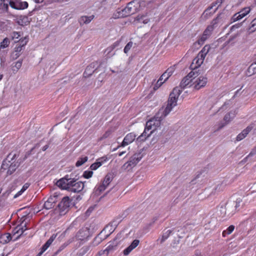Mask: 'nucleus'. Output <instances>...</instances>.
Returning a JSON list of instances; mask_svg holds the SVG:
<instances>
[{
  "mask_svg": "<svg viewBox=\"0 0 256 256\" xmlns=\"http://www.w3.org/2000/svg\"><path fill=\"white\" fill-rule=\"evenodd\" d=\"M182 92V90L178 86L173 89L170 94L168 104L162 112L164 116H166L171 112L173 108L176 106L178 99Z\"/></svg>",
  "mask_w": 256,
  "mask_h": 256,
  "instance_id": "obj_2",
  "label": "nucleus"
},
{
  "mask_svg": "<svg viewBox=\"0 0 256 256\" xmlns=\"http://www.w3.org/2000/svg\"><path fill=\"white\" fill-rule=\"evenodd\" d=\"M126 152V151H122V152H119V153H118V156H122L124 154H125Z\"/></svg>",
  "mask_w": 256,
  "mask_h": 256,
  "instance_id": "obj_60",
  "label": "nucleus"
},
{
  "mask_svg": "<svg viewBox=\"0 0 256 256\" xmlns=\"http://www.w3.org/2000/svg\"><path fill=\"white\" fill-rule=\"evenodd\" d=\"M139 243V240L136 239L134 240L131 244L123 250L124 254V256H128L134 249L138 246Z\"/></svg>",
  "mask_w": 256,
  "mask_h": 256,
  "instance_id": "obj_16",
  "label": "nucleus"
},
{
  "mask_svg": "<svg viewBox=\"0 0 256 256\" xmlns=\"http://www.w3.org/2000/svg\"><path fill=\"white\" fill-rule=\"evenodd\" d=\"M56 2L60 3L66 2H68L70 0H55Z\"/></svg>",
  "mask_w": 256,
  "mask_h": 256,
  "instance_id": "obj_58",
  "label": "nucleus"
},
{
  "mask_svg": "<svg viewBox=\"0 0 256 256\" xmlns=\"http://www.w3.org/2000/svg\"><path fill=\"white\" fill-rule=\"evenodd\" d=\"M249 30L250 32H254L256 30V18L252 21Z\"/></svg>",
  "mask_w": 256,
  "mask_h": 256,
  "instance_id": "obj_44",
  "label": "nucleus"
},
{
  "mask_svg": "<svg viewBox=\"0 0 256 256\" xmlns=\"http://www.w3.org/2000/svg\"><path fill=\"white\" fill-rule=\"evenodd\" d=\"M90 246H86L83 247L81 250L82 252L78 254V256H83L90 250Z\"/></svg>",
  "mask_w": 256,
  "mask_h": 256,
  "instance_id": "obj_42",
  "label": "nucleus"
},
{
  "mask_svg": "<svg viewBox=\"0 0 256 256\" xmlns=\"http://www.w3.org/2000/svg\"><path fill=\"white\" fill-rule=\"evenodd\" d=\"M57 236V234H53L50 238L46 241V242L45 243L46 245H47L48 246L50 247V246L52 244V242L54 241V240L56 239V237Z\"/></svg>",
  "mask_w": 256,
  "mask_h": 256,
  "instance_id": "obj_39",
  "label": "nucleus"
},
{
  "mask_svg": "<svg viewBox=\"0 0 256 256\" xmlns=\"http://www.w3.org/2000/svg\"><path fill=\"white\" fill-rule=\"evenodd\" d=\"M107 160H108L107 158H106V157H104H104H102V158H98V162L104 161V162H106V161H107Z\"/></svg>",
  "mask_w": 256,
  "mask_h": 256,
  "instance_id": "obj_57",
  "label": "nucleus"
},
{
  "mask_svg": "<svg viewBox=\"0 0 256 256\" xmlns=\"http://www.w3.org/2000/svg\"><path fill=\"white\" fill-rule=\"evenodd\" d=\"M112 130H106L104 134L100 138V140H102L104 139H106L108 138L112 134Z\"/></svg>",
  "mask_w": 256,
  "mask_h": 256,
  "instance_id": "obj_41",
  "label": "nucleus"
},
{
  "mask_svg": "<svg viewBox=\"0 0 256 256\" xmlns=\"http://www.w3.org/2000/svg\"><path fill=\"white\" fill-rule=\"evenodd\" d=\"M140 5L138 0H132L124 8L118 11V16L124 18L132 15L140 10Z\"/></svg>",
  "mask_w": 256,
  "mask_h": 256,
  "instance_id": "obj_3",
  "label": "nucleus"
},
{
  "mask_svg": "<svg viewBox=\"0 0 256 256\" xmlns=\"http://www.w3.org/2000/svg\"><path fill=\"white\" fill-rule=\"evenodd\" d=\"M164 83V82H162V80L160 81V78H159L154 86V90H157Z\"/></svg>",
  "mask_w": 256,
  "mask_h": 256,
  "instance_id": "obj_50",
  "label": "nucleus"
},
{
  "mask_svg": "<svg viewBox=\"0 0 256 256\" xmlns=\"http://www.w3.org/2000/svg\"><path fill=\"white\" fill-rule=\"evenodd\" d=\"M254 128L253 124H250L244 129L242 132L239 134L236 138L237 141H240L245 138L248 134Z\"/></svg>",
  "mask_w": 256,
  "mask_h": 256,
  "instance_id": "obj_15",
  "label": "nucleus"
},
{
  "mask_svg": "<svg viewBox=\"0 0 256 256\" xmlns=\"http://www.w3.org/2000/svg\"><path fill=\"white\" fill-rule=\"evenodd\" d=\"M36 3H40L43 2L44 0H34Z\"/></svg>",
  "mask_w": 256,
  "mask_h": 256,
  "instance_id": "obj_61",
  "label": "nucleus"
},
{
  "mask_svg": "<svg viewBox=\"0 0 256 256\" xmlns=\"http://www.w3.org/2000/svg\"><path fill=\"white\" fill-rule=\"evenodd\" d=\"M232 117H230L231 112H229L225 115V116L224 118V120L225 121V123L224 124L220 125L218 128V130L222 128L225 125H226L230 122L232 120L235 116L236 114V112L235 111L233 113H232Z\"/></svg>",
  "mask_w": 256,
  "mask_h": 256,
  "instance_id": "obj_20",
  "label": "nucleus"
},
{
  "mask_svg": "<svg viewBox=\"0 0 256 256\" xmlns=\"http://www.w3.org/2000/svg\"><path fill=\"white\" fill-rule=\"evenodd\" d=\"M205 58L199 56V54L193 60L190 67L192 70H195L199 68L204 62Z\"/></svg>",
  "mask_w": 256,
  "mask_h": 256,
  "instance_id": "obj_14",
  "label": "nucleus"
},
{
  "mask_svg": "<svg viewBox=\"0 0 256 256\" xmlns=\"http://www.w3.org/2000/svg\"><path fill=\"white\" fill-rule=\"evenodd\" d=\"M103 164H104V161L98 162L97 160V161L96 162L91 164V166H90V168L92 170H96L99 167H100Z\"/></svg>",
  "mask_w": 256,
  "mask_h": 256,
  "instance_id": "obj_35",
  "label": "nucleus"
},
{
  "mask_svg": "<svg viewBox=\"0 0 256 256\" xmlns=\"http://www.w3.org/2000/svg\"><path fill=\"white\" fill-rule=\"evenodd\" d=\"M172 233V230H168L165 232H163L162 237L157 240V242H159L160 244H162L168 238Z\"/></svg>",
  "mask_w": 256,
  "mask_h": 256,
  "instance_id": "obj_21",
  "label": "nucleus"
},
{
  "mask_svg": "<svg viewBox=\"0 0 256 256\" xmlns=\"http://www.w3.org/2000/svg\"><path fill=\"white\" fill-rule=\"evenodd\" d=\"M220 19L221 18L219 15L216 18L213 20L212 22V25L207 27V28L204 32L202 34H204V36H206V37L208 38L210 35L212 31L214 30V27L218 24L222 22V20H220Z\"/></svg>",
  "mask_w": 256,
  "mask_h": 256,
  "instance_id": "obj_10",
  "label": "nucleus"
},
{
  "mask_svg": "<svg viewBox=\"0 0 256 256\" xmlns=\"http://www.w3.org/2000/svg\"><path fill=\"white\" fill-rule=\"evenodd\" d=\"M137 20L140 22H142L144 24L148 23V22L150 21L149 18H147V16H143V15L142 16L138 15L137 16Z\"/></svg>",
  "mask_w": 256,
  "mask_h": 256,
  "instance_id": "obj_34",
  "label": "nucleus"
},
{
  "mask_svg": "<svg viewBox=\"0 0 256 256\" xmlns=\"http://www.w3.org/2000/svg\"><path fill=\"white\" fill-rule=\"evenodd\" d=\"M94 66L92 64H91L89 66H88L84 73V75L85 77L90 76L94 72Z\"/></svg>",
  "mask_w": 256,
  "mask_h": 256,
  "instance_id": "obj_29",
  "label": "nucleus"
},
{
  "mask_svg": "<svg viewBox=\"0 0 256 256\" xmlns=\"http://www.w3.org/2000/svg\"><path fill=\"white\" fill-rule=\"evenodd\" d=\"M256 74V64H252L248 68L246 74L248 76H250Z\"/></svg>",
  "mask_w": 256,
  "mask_h": 256,
  "instance_id": "obj_28",
  "label": "nucleus"
},
{
  "mask_svg": "<svg viewBox=\"0 0 256 256\" xmlns=\"http://www.w3.org/2000/svg\"><path fill=\"white\" fill-rule=\"evenodd\" d=\"M56 196H50L46 202H44V208L46 210H50L53 208L56 202Z\"/></svg>",
  "mask_w": 256,
  "mask_h": 256,
  "instance_id": "obj_18",
  "label": "nucleus"
},
{
  "mask_svg": "<svg viewBox=\"0 0 256 256\" xmlns=\"http://www.w3.org/2000/svg\"><path fill=\"white\" fill-rule=\"evenodd\" d=\"M16 154H13L12 158H10V160H14V158H16Z\"/></svg>",
  "mask_w": 256,
  "mask_h": 256,
  "instance_id": "obj_63",
  "label": "nucleus"
},
{
  "mask_svg": "<svg viewBox=\"0 0 256 256\" xmlns=\"http://www.w3.org/2000/svg\"><path fill=\"white\" fill-rule=\"evenodd\" d=\"M12 155V153L8 154L7 156V158L6 160H4L2 162V164L1 166L0 170L3 171L6 170H8V168L10 166L11 164H10V161L8 160V159L10 158V156Z\"/></svg>",
  "mask_w": 256,
  "mask_h": 256,
  "instance_id": "obj_25",
  "label": "nucleus"
},
{
  "mask_svg": "<svg viewBox=\"0 0 256 256\" xmlns=\"http://www.w3.org/2000/svg\"><path fill=\"white\" fill-rule=\"evenodd\" d=\"M240 89L238 90L236 92L234 96H235L237 94L240 92Z\"/></svg>",
  "mask_w": 256,
  "mask_h": 256,
  "instance_id": "obj_64",
  "label": "nucleus"
},
{
  "mask_svg": "<svg viewBox=\"0 0 256 256\" xmlns=\"http://www.w3.org/2000/svg\"><path fill=\"white\" fill-rule=\"evenodd\" d=\"M108 186H106V185H104V184L102 182V184L98 186V190L101 192L104 190Z\"/></svg>",
  "mask_w": 256,
  "mask_h": 256,
  "instance_id": "obj_55",
  "label": "nucleus"
},
{
  "mask_svg": "<svg viewBox=\"0 0 256 256\" xmlns=\"http://www.w3.org/2000/svg\"><path fill=\"white\" fill-rule=\"evenodd\" d=\"M255 154H256V146L252 150L247 156V157H246V158H247L248 156H252Z\"/></svg>",
  "mask_w": 256,
  "mask_h": 256,
  "instance_id": "obj_56",
  "label": "nucleus"
},
{
  "mask_svg": "<svg viewBox=\"0 0 256 256\" xmlns=\"http://www.w3.org/2000/svg\"><path fill=\"white\" fill-rule=\"evenodd\" d=\"M49 248L45 244L42 246L40 249V251L37 254L36 256H41L42 254Z\"/></svg>",
  "mask_w": 256,
  "mask_h": 256,
  "instance_id": "obj_48",
  "label": "nucleus"
},
{
  "mask_svg": "<svg viewBox=\"0 0 256 256\" xmlns=\"http://www.w3.org/2000/svg\"><path fill=\"white\" fill-rule=\"evenodd\" d=\"M88 160V158L86 156L80 158H78V161L76 162V166L77 167L81 166L84 164L86 162H87Z\"/></svg>",
  "mask_w": 256,
  "mask_h": 256,
  "instance_id": "obj_33",
  "label": "nucleus"
},
{
  "mask_svg": "<svg viewBox=\"0 0 256 256\" xmlns=\"http://www.w3.org/2000/svg\"><path fill=\"white\" fill-rule=\"evenodd\" d=\"M222 2V0H216L214 2H213L212 4V6H209L206 11L208 10H211L214 6H216L218 5V7L216 8V10H214V12H216V10L218 9V7L221 5V4Z\"/></svg>",
  "mask_w": 256,
  "mask_h": 256,
  "instance_id": "obj_36",
  "label": "nucleus"
},
{
  "mask_svg": "<svg viewBox=\"0 0 256 256\" xmlns=\"http://www.w3.org/2000/svg\"><path fill=\"white\" fill-rule=\"evenodd\" d=\"M70 180V179L62 178L58 181L57 184L60 188H61L64 190H68Z\"/></svg>",
  "mask_w": 256,
  "mask_h": 256,
  "instance_id": "obj_17",
  "label": "nucleus"
},
{
  "mask_svg": "<svg viewBox=\"0 0 256 256\" xmlns=\"http://www.w3.org/2000/svg\"><path fill=\"white\" fill-rule=\"evenodd\" d=\"M210 49V46L208 44H206L202 48V50L199 52L198 54H199V56H201L202 58H206L207 54L209 52Z\"/></svg>",
  "mask_w": 256,
  "mask_h": 256,
  "instance_id": "obj_27",
  "label": "nucleus"
},
{
  "mask_svg": "<svg viewBox=\"0 0 256 256\" xmlns=\"http://www.w3.org/2000/svg\"><path fill=\"white\" fill-rule=\"evenodd\" d=\"M67 246V244H64L62 246H60L58 249L57 250V251L56 252V254H58L59 252H60L61 251H62L63 250H64L66 246Z\"/></svg>",
  "mask_w": 256,
  "mask_h": 256,
  "instance_id": "obj_54",
  "label": "nucleus"
},
{
  "mask_svg": "<svg viewBox=\"0 0 256 256\" xmlns=\"http://www.w3.org/2000/svg\"><path fill=\"white\" fill-rule=\"evenodd\" d=\"M112 178L110 175L107 174L105 176V178L102 182V183L104 184V185H106V186H108L109 185V184L110 183V182H112Z\"/></svg>",
  "mask_w": 256,
  "mask_h": 256,
  "instance_id": "obj_38",
  "label": "nucleus"
},
{
  "mask_svg": "<svg viewBox=\"0 0 256 256\" xmlns=\"http://www.w3.org/2000/svg\"><path fill=\"white\" fill-rule=\"evenodd\" d=\"M20 36V32H14L11 35L12 40H15L18 39Z\"/></svg>",
  "mask_w": 256,
  "mask_h": 256,
  "instance_id": "obj_51",
  "label": "nucleus"
},
{
  "mask_svg": "<svg viewBox=\"0 0 256 256\" xmlns=\"http://www.w3.org/2000/svg\"><path fill=\"white\" fill-rule=\"evenodd\" d=\"M84 188V184L82 182L71 180L68 190L74 192H79L83 190Z\"/></svg>",
  "mask_w": 256,
  "mask_h": 256,
  "instance_id": "obj_7",
  "label": "nucleus"
},
{
  "mask_svg": "<svg viewBox=\"0 0 256 256\" xmlns=\"http://www.w3.org/2000/svg\"><path fill=\"white\" fill-rule=\"evenodd\" d=\"M116 246H114L112 244H109L105 249V251H106V256H108V254L116 250Z\"/></svg>",
  "mask_w": 256,
  "mask_h": 256,
  "instance_id": "obj_37",
  "label": "nucleus"
},
{
  "mask_svg": "<svg viewBox=\"0 0 256 256\" xmlns=\"http://www.w3.org/2000/svg\"><path fill=\"white\" fill-rule=\"evenodd\" d=\"M250 8L248 7L243 8L240 12L235 14L232 17V20L233 22H235L237 20H241L242 18L244 17L248 14L250 13Z\"/></svg>",
  "mask_w": 256,
  "mask_h": 256,
  "instance_id": "obj_11",
  "label": "nucleus"
},
{
  "mask_svg": "<svg viewBox=\"0 0 256 256\" xmlns=\"http://www.w3.org/2000/svg\"><path fill=\"white\" fill-rule=\"evenodd\" d=\"M93 172L90 170H86L83 174V176L86 178H89L92 176Z\"/></svg>",
  "mask_w": 256,
  "mask_h": 256,
  "instance_id": "obj_47",
  "label": "nucleus"
},
{
  "mask_svg": "<svg viewBox=\"0 0 256 256\" xmlns=\"http://www.w3.org/2000/svg\"><path fill=\"white\" fill-rule=\"evenodd\" d=\"M10 44V40L8 38H6L0 43V50L8 48Z\"/></svg>",
  "mask_w": 256,
  "mask_h": 256,
  "instance_id": "obj_30",
  "label": "nucleus"
},
{
  "mask_svg": "<svg viewBox=\"0 0 256 256\" xmlns=\"http://www.w3.org/2000/svg\"><path fill=\"white\" fill-rule=\"evenodd\" d=\"M119 44V42L117 41L114 44V46L115 47Z\"/></svg>",
  "mask_w": 256,
  "mask_h": 256,
  "instance_id": "obj_62",
  "label": "nucleus"
},
{
  "mask_svg": "<svg viewBox=\"0 0 256 256\" xmlns=\"http://www.w3.org/2000/svg\"><path fill=\"white\" fill-rule=\"evenodd\" d=\"M194 74V72H190L182 79L179 86L182 90L188 86H189L190 87L192 86V81H193V76Z\"/></svg>",
  "mask_w": 256,
  "mask_h": 256,
  "instance_id": "obj_9",
  "label": "nucleus"
},
{
  "mask_svg": "<svg viewBox=\"0 0 256 256\" xmlns=\"http://www.w3.org/2000/svg\"><path fill=\"white\" fill-rule=\"evenodd\" d=\"M208 82L207 78L203 76H200L198 78L193 76V81H192V86L194 89L198 90L204 87Z\"/></svg>",
  "mask_w": 256,
  "mask_h": 256,
  "instance_id": "obj_6",
  "label": "nucleus"
},
{
  "mask_svg": "<svg viewBox=\"0 0 256 256\" xmlns=\"http://www.w3.org/2000/svg\"><path fill=\"white\" fill-rule=\"evenodd\" d=\"M22 224L23 222L20 225L17 226L13 230L14 234H18V236H21L28 229L26 224L25 223L24 225H22Z\"/></svg>",
  "mask_w": 256,
  "mask_h": 256,
  "instance_id": "obj_19",
  "label": "nucleus"
},
{
  "mask_svg": "<svg viewBox=\"0 0 256 256\" xmlns=\"http://www.w3.org/2000/svg\"><path fill=\"white\" fill-rule=\"evenodd\" d=\"M136 136V135L134 132H130L127 134L124 138L120 146H128V144H131L134 140Z\"/></svg>",
  "mask_w": 256,
  "mask_h": 256,
  "instance_id": "obj_13",
  "label": "nucleus"
},
{
  "mask_svg": "<svg viewBox=\"0 0 256 256\" xmlns=\"http://www.w3.org/2000/svg\"><path fill=\"white\" fill-rule=\"evenodd\" d=\"M57 236V234H53L50 238L46 241V242L45 243L46 245H47L48 246L50 247V246L52 244V242L54 241V240L56 239V237Z\"/></svg>",
  "mask_w": 256,
  "mask_h": 256,
  "instance_id": "obj_40",
  "label": "nucleus"
},
{
  "mask_svg": "<svg viewBox=\"0 0 256 256\" xmlns=\"http://www.w3.org/2000/svg\"><path fill=\"white\" fill-rule=\"evenodd\" d=\"M175 69L174 66H170L165 71V72L168 74V77H170L174 72Z\"/></svg>",
  "mask_w": 256,
  "mask_h": 256,
  "instance_id": "obj_43",
  "label": "nucleus"
},
{
  "mask_svg": "<svg viewBox=\"0 0 256 256\" xmlns=\"http://www.w3.org/2000/svg\"><path fill=\"white\" fill-rule=\"evenodd\" d=\"M9 5L12 8L18 10L26 8L28 6L26 2H22L21 0H10Z\"/></svg>",
  "mask_w": 256,
  "mask_h": 256,
  "instance_id": "obj_8",
  "label": "nucleus"
},
{
  "mask_svg": "<svg viewBox=\"0 0 256 256\" xmlns=\"http://www.w3.org/2000/svg\"><path fill=\"white\" fill-rule=\"evenodd\" d=\"M16 170V168L14 166H10L8 168L6 172V175H11Z\"/></svg>",
  "mask_w": 256,
  "mask_h": 256,
  "instance_id": "obj_52",
  "label": "nucleus"
},
{
  "mask_svg": "<svg viewBox=\"0 0 256 256\" xmlns=\"http://www.w3.org/2000/svg\"><path fill=\"white\" fill-rule=\"evenodd\" d=\"M49 248L45 244L42 246L40 249V251L37 254L36 256H41L42 254Z\"/></svg>",
  "mask_w": 256,
  "mask_h": 256,
  "instance_id": "obj_49",
  "label": "nucleus"
},
{
  "mask_svg": "<svg viewBox=\"0 0 256 256\" xmlns=\"http://www.w3.org/2000/svg\"><path fill=\"white\" fill-rule=\"evenodd\" d=\"M142 158V156L140 154H136L131 157L128 162L123 165L122 168L129 170L134 167L140 160Z\"/></svg>",
  "mask_w": 256,
  "mask_h": 256,
  "instance_id": "obj_5",
  "label": "nucleus"
},
{
  "mask_svg": "<svg viewBox=\"0 0 256 256\" xmlns=\"http://www.w3.org/2000/svg\"><path fill=\"white\" fill-rule=\"evenodd\" d=\"M30 184L28 183H26L23 186L22 188L18 191L14 196V198H17L20 196L30 186Z\"/></svg>",
  "mask_w": 256,
  "mask_h": 256,
  "instance_id": "obj_32",
  "label": "nucleus"
},
{
  "mask_svg": "<svg viewBox=\"0 0 256 256\" xmlns=\"http://www.w3.org/2000/svg\"><path fill=\"white\" fill-rule=\"evenodd\" d=\"M234 230V226L230 225L229 226L226 230H224L222 232V236L223 237H226V236L230 234Z\"/></svg>",
  "mask_w": 256,
  "mask_h": 256,
  "instance_id": "obj_31",
  "label": "nucleus"
},
{
  "mask_svg": "<svg viewBox=\"0 0 256 256\" xmlns=\"http://www.w3.org/2000/svg\"><path fill=\"white\" fill-rule=\"evenodd\" d=\"M88 232L86 230H80L76 234L78 239L80 240H84L88 237Z\"/></svg>",
  "mask_w": 256,
  "mask_h": 256,
  "instance_id": "obj_24",
  "label": "nucleus"
},
{
  "mask_svg": "<svg viewBox=\"0 0 256 256\" xmlns=\"http://www.w3.org/2000/svg\"><path fill=\"white\" fill-rule=\"evenodd\" d=\"M70 200L68 196H65L62 199V201L58 204L60 212L68 209L70 206Z\"/></svg>",
  "mask_w": 256,
  "mask_h": 256,
  "instance_id": "obj_12",
  "label": "nucleus"
},
{
  "mask_svg": "<svg viewBox=\"0 0 256 256\" xmlns=\"http://www.w3.org/2000/svg\"><path fill=\"white\" fill-rule=\"evenodd\" d=\"M28 42V39L26 37L20 38V40L17 42L18 44H16L14 52L12 54V57L14 60L18 58L20 56L23 50H24L25 46L26 45Z\"/></svg>",
  "mask_w": 256,
  "mask_h": 256,
  "instance_id": "obj_4",
  "label": "nucleus"
},
{
  "mask_svg": "<svg viewBox=\"0 0 256 256\" xmlns=\"http://www.w3.org/2000/svg\"><path fill=\"white\" fill-rule=\"evenodd\" d=\"M132 46V42H128L124 48V53L127 54L128 52V51L130 50Z\"/></svg>",
  "mask_w": 256,
  "mask_h": 256,
  "instance_id": "obj_46",
  "label": "nucleus"
},
{
  "mask_svg": "<svg viewBox=\"0 0 256 256\" xmlns=\"http://www.w3.org/2000/svg\"><path fill=\"white\" fill-rule=\"evenodd\" d=\"M22 60H20L16 62L13 63L12 65V70L14 74H16L22 67Z\"/></svg>",
  "mask_w": 256,
  "mask_h": 256,
  "instance_id": "obj_22",
  "label": "nucleus"
},
{
  "mask_svg": "<svg viewBox=\"0 0 256 256\" xmlns=\"http://www.w3.org/2000/svg\"><path fill=\"white\" fill-rule=\"evenodd\" d=\"M94 17V15H92L90 16H82L79 20V22L80 25L88 24L92 21V20H93Z\"/></svg>",
  "mask_w": 256,
  "mask_h": 256,
  "instance_id": "obj_23",
  "label": "nucleus"
},
{
  "mask_svg": "<svg viewBox=\"0 0 256 256\" xmlns=\"http://www.w3.org/2000/svg\"><path fill=\"white\" fill-rule=\"evenodd\" d=\"M170 77H168V74H166V72H164L160 76V80H162V82H166L168 80V79Z\"/></svg>",
  "mask_w": 256,
  "mask_h": 256,
  "instance_id": "obj_53",
  "label": "nucleus"
},
{
  "mask_svg": "<svg viewBox=\"0 0 256 256\" xmlns=\"http://www.w3.org/2000/svg\"><path fill=\"white\" fill-rule=\"evenodd\" d=\"M208 38L206 36H204V34H202L201 37L197 40L196 43H198L199 45H202L204 44V42L207 40Z\"/></svg>",
  "mask_w": 256,
  "mask_h": 256,
  "instance_id": "obj_45",
  "label": "nucleus"
},
{
  "mask_svg": "<svg viewBox=\"0 0 256 256\" xmlns=\"http://www.w3.org/2000/svg\"><path fill=\"white\" fill-rule=\"evenodd\" d=\"M157 118H154L148 120L146 124L145 128L143 132L136 138L138 142H143L145 141L153 132L156 128L160 126V120H158Z\"/></svg>",
  "mask_w": 256,
  "mask_h": 256,
  "instance_id": "obj_1",
  "label": "nucleus"
},
{
  "mask_svg": "<svg viewBox=\"0 0 256 256\" xmlns=\"http://www.w3.org/2000/svg\"><path fill=\"white\" fill-rule=\"evenodd\" d=\"M48 147H49V146L48 144H46L42 147V150L43 151H45L48 148Z\"/></svg>",
  "mask_w": 256,
  "mask_h": 256,
  "instance_id": "obj_59",
  "label": "nucleus"
},
{
  "mask_svg": "<svg viewBox=\"0 0 256 256\" xmlns=\"http://www.w3.org/2000/svg\"><path fill=\"white\" fill-rule=\"evenodd\" d=\"M12 240V236L9 233H5L2 234L0 238V242L2 244L8 243Z\"/></svg>",
  "mask_w": 256,
  "mask_h": 256,
  "instance_id": "obj_26",
  "label": "nucleus"
}]
</instances>
